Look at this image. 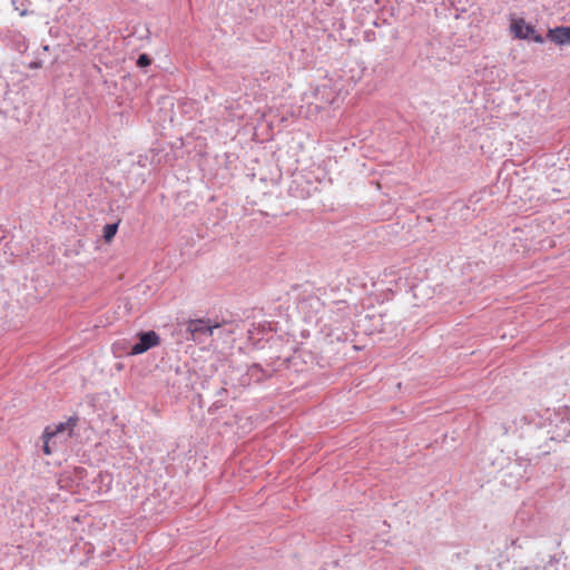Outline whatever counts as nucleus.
Segmentation results:
<instances>
[{"label": "nucleus", "instance_id": "nucleus-1", "mask_svg": "<svg viewBox=\"0 0 570 570\" xmlns=\"http://www.w3.org/2000/svg\"><path fill=\"white\" fill-rule=\"evenodd\" d=\"M76 424L77 419L70 417L67 422L47 426L42 433L45 454H52L53 448L57 445V440L66 441L69 436H71Z\"/></svg>", "mask_w": 570, "mask_h": 570}, {"label": "nucleus", "instance_id": "nucleus-2", "mask_svg": "<svg viewBox=\"0 0 570 570\" xmlns=\"http://www.w3.org/2000/svg\"><path fill=\"white\" fill-rule=\"evenodd\" d=\"M138 342L127 352L128 355H139L160 344V336L155 331L137 334Z\"/></svg>", "mask_w": 570, "mask_h": 570}, {"label": "nucleus", "instance_id": "nucleus-3", "mask_svg": "<svg viewBox=\"0 0 570 570\" xmlns=\"http://www.w3.org/2000/svg\"><path fill=\"white\" fill-rule=\"evenodd\" d=\"M511 32L519 39H531L537 43L544 41L543 37L535 32L533 26L528 24L524 19H513L510 26Z\"/></svg>", "mask_w": 570, "mask_h": 570}, {"label": "nucleus", "instance_id": "nucleus-4", "mask_svg": "<svg viewBox=\"0 0 570 570\" xmlns=\"http://www.w3.org/2000/svg\"><path fill=\"white\" fill-rule=\"evenodd\" d=\"M217 327H219L218 323L212 325L210 322L206 320H193L189 321L187 330L193 336L196 334L213 335V330Z\"/></svg>", "mask_w": 570, "mask_h": 570}, {"label": "nucleus", "instance_id": "nucleus-5", "mask_svg": "<svg viewBox=\"0 0 570 570\" xmlns=\"http://www.w3.org/2000/svg\"><path fill=\"white\" fill-rule=\"evenodd\" d=\"M547 38L560 46L570 43V27H557L549 29Z\"/></svg>", "mask_w": 570, "mask_h": 570}, {"label": "nucleus", "instance_id": "nucleus-6", "mask_svg": "<svg viewBox=\"0 0 570 570\" xmlns=\"http://www.w3.org/2000/svg\"><path fill=\"white\" fill-rule=\"evenodd\" d=\"M118 230V224H108L104 227V238L107 243H110Z\"/></svg>", "mask_w": 570, "mask_h": 570}, {"label": "nucleus", "instance_id": "nucleus-7", "mask_svg": "<svg viewBox=\"0 0 570 570\" xmlns=\"http://www.w3.org/2000/svg\"><path fill=\"white\" fill-rule=\"evenodd\" d=\"M150 58L147 56V55H140L138 60H137V66L139 67H147L150 65Z\"/></svg>", "mask_w": 570, "mask_h": 570}, {"label": "nucleus", "instance_id": "nucleus-8", "mask_svg": "<svg viewBox=\"0 0 570 570\" xmlns=\"http://www.w3.org/2000/svg\"><path fill=\"white\" fill-rule=\"evenodd\" d=\"M75 473L78 478H82V475L86 473V471L83 469L79 468V469L75 470Z\"/></svg>", "mask_w": 570, "mask_h": 570}, {"label": "nucleus", "instance_id": "nucleus-9", "mask_svg": "<svg viewBox=\"0 0 570 570\" xmlns=\"http://www.w3.org/2000/svg\"><path fill=\"white\" fill-rule=\"evenodd\" d=\"M28 13H29V12H28V10H27V9H23V10H21V11H20V16H21V17H24V16H27Z\"/></svg>", "mask_w": 570, "mask_h": 570}, {"label": "nucleus", "instance_id": "nucleus-10", "mask_svg": "<svg viewBox=\"0 0 570 570\" xmlns=\"http://www.w3.org/2000/svg\"><path fill=\"white\" fill-rule=\"evenodd\" d=\"M17 3H18V0H13V1H12V4L14 6V8H16L17 10H19V7L17 6Z\"/></svg>", "mask_w": 570, "mask_h": 570}]
</instances>
